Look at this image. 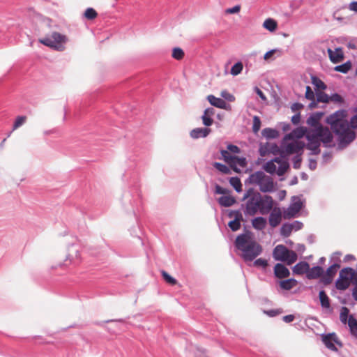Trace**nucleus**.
Masks as SVG:
<instances>
[{
  "label": "nucleus",
  "mask_w": 357,
  "mask_h": 357,
  "mask_svg": "<svg viewBox=\"0 0 357 357\" xmlns=\"http://www.w3.org/2000/svg\"><path fill=\"white\" fill-rule=\"evenodd\" d=\"M347 112L340 109L328 116L326 123L331 126L333 132L338 137L337 149H345L356 138V133L352 129L357 128V114L353 116L349 123L346 119Z\"/></svg>",
  "instance_id": "1"
},
{
  "label": "nucleus",
  "mask_w": 357,
  "mask_h": 357,
  "mask_svg": "<svg viewBox=\"0 0 357 357\" xmlns=\"http://www.w3.org/2000/svg\"><path fill=\"white\" fill-rule=\"evenodd\" d=\"M242 201H245L241 205V210L243 211L245 216H254L258 212L261 215H266L271 211L274 201L270 195H261L259 192L253 188H249L244 193Z\"/></svg>",
  "instance_id": "2"
},
{
  "label": "nucleus",
  "mask_w": 357,
  "mask_h": 357,
  "mask_svg": "<svg viewBox=\"0 0 357 357\" xmlns=\"http://www.w3.org/2000/svg\"><path fill=\"white\" fill-rule=\"evenodd\" d=\"M244 229V233L237 236L234 245L242 252L241 257L245 262L252 261L261 254L263 248L252 238V232L246 230V227Z\"/></svg>",
  "instance_id": "3"
},
{
  "label": "nucleus",
  "mask_w": 357,
  "mask_h": 357,
  "mask_svg": "<svg viewBox=\"0 0 357 357\" xmlns=\"http://www.w3.org/2000/svg\"><path fill=\"white\" fill-rule=\"evenodd\" d=\"M245 184H255L259 187L261 192H271L275 190V185L271 177L266 176L264 172L257 171L251 174L245 181Z\"/></svg>",
  "instance_id": "4"
},
{
  "label": "nucleus",
  "mask_w": 357,
  "mask_h": 357,
  "mask_svg": "<svg viewBox=\"0 0 357 357\" xmlns=\"http://www.w3.org/2000/svg\"><path fill=\"white\" fill-rule=\"evenodd\" d=\"M273 257L275 261H284L287 265L294 264L298 258L295 251L289 250L282 244L278 245L273 251Z\"/></svg>",
  "instance_id": "5"
},
{
  "label": "nucleus",
  "mask_w": 357,
  "mask_h": 357,
  "mask_svg": "<svg viewBox=\"0 0 357 357\" xmlns=\"http://www.w3.org/2000/svg\"><path fill=\"white\" fill-rule=\"evenodd\" d=\"M39 42L45 46L50 47L57 51H63L65 49V43L67 42L66 36L56 31L39 40Z\"/></svg>",
  "instance_id": "6"
},
{
  "label": "nucleus",
  "mask_w": 357,
  "mask_h": 357,
  "mask_svg": "<svg viewBox=\"0 0 357 357\" xmlns=\"http://www.w3.org/2000/svg\"><path fill=\"white\" fill-rule=\"evenodd\" d=\"M354 270L351 267L342 268L339 273V277L335 281V287L339 290H345L350 284Z\"/></svg>",
  "instance_id": "7"
},
{
  "label": "nucleus",
  "mask_w": 357,
  "mask_h": 357,
  "mask_svg": "<svg viewBox=\"0 0 357 357\" xmlns=\"http://www.w3.org/2000/svg\"><path fill=\"white\" fill-rule=\"evenodd\" d=\"M311 132L316 138L319 139V142L323 143L325 147L332 148L335 146V144L332 143L333 138V135L328 128L319 125L317 129Z\"/></svg>",
  "instance_id": "8"
},
{
  "label": "nucleus",
  "mask_w": 357,
  "mask_h": 357,
  "mask_svg": "<svg viewBox=\"0 0 357 357\" xmlns=\"http://www.w3.org/2000/svg\"><path fill=\"white\" fill-rule=\"evenodd\" d=\"M229 218L234 219L228 222V227L232 231H236L241 228V222L244 221L241 209L231 210L228 213Z\"/></svg>",
  "instance_id": "9"
},
{
  "label": "nucleus",
  "mask_w": 357,
  "mask_h": 357,
  "mask_svg": "<svg viewBox=\"0 0 357 357\" xmlns=\"http://www.w3.org/2000/svg\"><path fill=\"white\" fill-rule=\"evenodd\" d=\"M303 207V202L299 197L293 196L291 198V203L290 204L287 212L284 213L285 218H294Z\"/></svg>",
  "instance_id": "10"
},
{
  "label": "nucleus",
  "mask_w": 357,
  "mask_h": 357,
  "mask_svg": "<svg viewBox=\"0 0 357 357\" xmlns=\"http://www.w3.org/2000/svg\"><path fill=\"white\" fill-rule=\"evenodd\" d=\"M340 267V264H332L326 271V273L320 278L319 282L327 286L330 284L337 273V269Z\"/></svg>",
  "instance_id": "11"
},
{
  "label": "nucleus",
  "mask_w": 357,
  "mask_h": 357,
  "mask_svg": "<svg viewBox=\"0 0 357 357\" xmlns=\"http://www.w3.org/2000/svg\"><path fill=\"white\" fill-rule=\"evenodd\" d=\"M322 342L328 349L333 351H337L335 343L342 346V343L338 340L337 337L335 333L323 335Z\"/></svg>",
  "instance_id": "12"
},
{
  "label": "nucleus",
  "mask_w": 357,
  "mask_h": 357,
  "mask_svg": "<svg viewBox=\"0 0 357 357\" xmlns=\"http://www.w3.org/2000/svg\"><path fill=\"white\" fill-rule=\"evenodd\" d=\"M306 139L307 140V149L311 150L312 151V154L317 155L320 153V142L319 139L316 138L315 136L311 132H307L305 135Z\"/></svg>",
  "instance_id": "13"
},
{
  "label": "nucleus",
  "mask_w": 357,
  "mask_h": 357,
  "mask_svg": "<svg viewBox=\"0 0 357 357\" xmlns=\"http://www.w3.org/2000/svg\"><path fill=\"white\" fill-rule=\"evenodd\" d=\"M268 222L272 227H277L282 220V212L280 208H272L269 212Z\"/></svg>",
  "instance_id": "14"
},
{
  "label": "nucleus",
  "mask_w": 357,
  "mask_h": 357,
  "mask_svg": "<svg viewBox=\"0 0 357 357\" xmlns=\"http://www.w3.org/2000/svg\"><path fill=\"white\" fill-rule=\"evenodd\" d=\"M305 146V144L302 141H295L287 144L285 146V152L287 154L296 153L300 154Z\"/></svg>",
  "instance_id": "15"
},
{
  "label": "nucleus",
  "mask_w": 357,
  "mask_h": 357,
  "mask_svg": "<svg viewBox=\"0 0 357 357\" xmlns=\"http://www.w3.org/2000/svg\"><path fill=\"white\" fill-rule=\"evenodd\" d=\"M274 275L276 278L282 279L289 276V270L282 264L278 263L274 266Z\"/></svg>",
  "instance_id": "16"
},
{
  "label": "nucleus",
  "mask_w": 357,
  "mask_h": 357,
  "mask_svg": "<svg viewBox=\"0 0 357 357\" xmlns=\"http://www.w3.org/2000/svg\"><path fill=\"white\" fill-rule=\"evenodd\" d=\"M328 54L331 61L333 63H337L344 59V54L341 47L335 48L334 52L328 48Z\"/></svg>",
  "instance_id": "17"
},
{
  "label": "nucleus",
  "mask_w": 357,
  "mask_h": 357,
  "mask_svg": "<svg viewBox=\"0 0 357 357\" xmlns=\"http://www.w3.org/2000/svg\"><path fill=\"white\" fill-rule=\"evenodd\" d=\"M324 114V112H315L312 113L307 119V123L314 127V130L317 128V127L319 126V125H321L319 123L320 119Z\"/></svg>",
  "instance_id": "18"
},
{
  "label": "nucleus",
  "mask_w": 357,
  "mask_h": 357,
  "mask_svg": "<svg viewBox=\"0 0 357 357\" xmlns=\"http://www.w3.org/2000/svg\"><path fill=\"white\" fill-rule=\"evenodd\" d=\"M324 273V268L321 266H315L312 268L309 267L306 277L309 280L317 279L320 277L321 278Z\"/></svg>",
  "instance_id": "19"
},
{
  "label": "nucleus",
  "mask_w": 357,
  "mask_h": 357,
  "mask_svg": "<svg viewBox=\"0 0 357 357\" xmlns=\"http://www.w3.org/2000/svg\"><path fill=\"white\" fill-rule=\"evenodd\" d=\"M211 130L208 128H197L190 131V135L192 139L206 137L211 132Z\"/></svg>",
  "instance_id": "20"
},
{
  "label": "nucleus",
  "mask_w": 357,
  "mask_h": 357,
  "mask_svg": "<svg viewBox=\"0 0 357 357\" xmlns=\"http://www.w3.org/2000/svg\"><path fill=\"white\" fill-rule=\"evenodd\" d=\"M231 158L232 160L229 165L230 167L233 169V170L235 171L236 172H240V169L237 168L236 165H239L243 168L246 167L247 160L245 158H239L234 155V157Z\"/></svg>",
  "instance_id": "21"
},
{
  "label": "nucleus",
  "mask_w": 357,
  "mask_h": 357,
  "mask_svg": "<svg viewBox=\"0 0 357 357\" xmlns=\"http://www.w3.org/2000/svg\"><path fill=\"white\" fill-rule=\"evenodd\" d=\"M309 270V264L306 261H301L296 264L293 268L292 271L294 274L303 275L307 273Z\"/></svg>",
  "instance_id": "22"
},
{
  "label": "nucleus",
  "mask_w": 357,
  "mask_h": 357,
  "mask_svg": "<svg viewBox=\"0 0 357 357\" xmlns=\"http://www.w3.org/2000/svg\"><path fill=\"white\" fill-rule=\"evenodd\" d=\"M207 100L210 102V104L214 107H216L220 109H225L227 107L226 102L220 98H216L213 95H208L207 97Z\"/></svg>",
  "instance_id": "23"
},
{
  "label": "nucleus",
  "mask_w": 357,
  "mask_h": 357,
  "mask_svg": "<svg viewBox=\"0 0 357 357\" xmlns=\"http://www.w3.org/2000/svg\"><path fill=\"white\" fill-rule=\"evenodd\" d=\"M218 202L221 206L229 207L234 205L236 200L232 196L223 195L218 198Z\"/></svg>",
  "instance_id": "24"
},
{
  "label": "nucleus",
  "mask_w": 357,
  "mask_h": 357,
  "mask_svg": "<svg viewBox=\"0 0 357 357\" xmlns=\"http://www.w3.org/2000/svg\"><path fill=\"white\" fill-rule=\"evenodd\" d=\"M266 224V219L261 216L256 217L252 220V227L258 231L263 230Z\"/></svg>",
  "instance_id": "25"
},
{
  "label": "nucleus",
  "mask_w": 357,
  "mask_h": 357,
  "mask_svg": "<svg viewBox=\"0 0 357 357\" xmlns=\"http://www.w3.org/2000/svg\"><path fill=\"white\" fill-rule=\"evenodd\" d=\"M298 282L294 278L281 280L279 282L281 289L284 290H290L297 284Z\"/></svg>",
  "instance_id": "26"
},
{
  "label": "nucleus",
  "mask_w": 357,
  "mask_h": 357,
  "mask_svg": "<svg viewBox=\"0 0 357 357\" xmlns=\"http://www.w3.org/2000/svg\"><path fill=\"white\" fill-rule=\"evenodd\" d=\"M261 135L267 139H276L279 137V132L274 128H266L262 130Z\"/></svg>",
  "instance_id": "27"
},
{
  "label": "nucleus",
  "mask_w": 357,
  "mask_h": 357,
  "mask_svg": "<svg viewBox=\"0 0 357 357\" xmlns=\"http://www.w3.org/2000/svg\"><path fill=\"white\" fill-rule=\"evenodd\" d=\"M319 298L321 306L324 308L328 309L331 307L330 299L324 290H321L319 293Z\"/></svg>",
  "instance_id": "28"
},
{
  "label": "nucleus",
  "mask_w": 357,
  "mask_h": 357,
  "mask_svg": "<svg viewBox=\"0 0 357 357\" xmlns=\"http://www.w3.org/2000/svg\"><path fill=\"white\" fill-rule=\"evenodd\" d=\"M348 326L351 335L357 337V319L353 315L349 317Z\"/></svg>",
  "instance_id": "29"
},
{
  "label": "nucleus",
  "mask_w": 357,
  "mask_h": 357,
  "mask_svg": "<svg viewBox=\"0 0 357 357\" xmlns=\"http://www.w3.org/2000/svg\"><path fill=\"white\" fill-rule=\"evenodd\" d=\"M277 22L271 18L266 19L263 24V26L271 32H273L277 29Z\"/></svg>",
  "instance_id": "30"
},
{
  "label": "nucleus",
  "mask_w": 357,
  "mask_h": 357,
  "mask_svg": "<svg viewBox=\"0 0 357 357\" xmlns=\"http://www.w3.org/2000/svg\"><path fill=\"white\" fill-rule=\"evenodd\" d=\"M311 79L312 84L314 86L316 91H318L317 90L319 89L324 90L326 89L327 86L326 84L319 77L316 76H312Z\"/></svg>",
  "instance_id": "31"
},
{
  "label": "nucleus",
  "mask_w": 357,
  "mask_h": 357,
  "mask_svg": "<svg viewBox=\"0 0 357 357\" xmlns=\"http://www.w3.org/2000/svg\"><path fill=\"white\" fill-rule=\"evenodd\" d=\"M307 131V129L303 127L297 128L293 131V132L287 134L285 137V139H291L294 137H296L297 138L302 137L305 132Z\"/></svg>",
  "instance_id": "32"
},
{
  "label": "nucleus",
  "mask_w": 357,
  "mask_h": 357,
  "mask_svg": "<svg viewBox=\"0 0 357 357\" xmlns=\"http://www.w3.org/2000/svg\"><path fill=\"white\" fill-rule=\"evenodd\" d=\"M229 183L237 192H241L242 191V184L238 177H231L229 179Z\"/></svg>",
  "instance_id": "33"
},
{
  "label": "nucleus",
  "mask_w": 357,
  "mask_h": 357,
  "mask_svg": "<svg viewBox=\"0 0 357 357\" xmlns=\"http://www.w3.org/2000/svg\"><path fill=\"white\" fill-rule=\"evenodd\" d=\"M351 68V63L350 61H347V62H345L341 65L336 66L335 67L334 70L337 72H340L342 73H348V71L350 70Z\"/></svg>",
  "instance_id": "34"
},
{
  "label": "nucleus",
  "mask_w": 357,
  "mask_h": 357,
  "mask_svg": "<svg viewBox=\"0 0 357 357\" xmlns=\"http://www.w3.org/2000/svg\"><path fill=\"white\" fill-rule=\"evenodd\" d=\"M349 314V310L348 307L345 306H342L340 310V321L345 324L347 322L348 323L349 317L350 315Z\"/></svg>",
  "instance_id": "35"
},
{
  "label": "nucleus",
  "mask_w": 357,
  "mask_h": 357,
  "mask_svg": "<svg viewBox=\"0 0 357 357\" xmlns=\"http://www.w3.org/2000/svg\"><path fill=\"white\" fill-rule=\"evenodd\" d=\"M292 231L291 225L290 223H284L280 228V234L284 237L290 236Z\"/></svg>",
  "instance_id": "36"
},
{
  "label": "nucleus",
  "mask_w": 357,
  "mask_h": 357,
  "mask_svg": "<svg viewBox=\"0 0 357 357\" xmlns=\"http://www.w3.org/2000/svg\"><path fill=\"white\" fill-rule=\"evenodd\" d=\"M213 166L217 169L219 172L225 174H231L230 169L226 165L220 162H215Z\"/></svg>",
  "instance_id": "37"
},
{
  "label": "nucleus",
  "mask_w": 357,
  "mask_h": 357,
  "mask_svg": "<svg viewBox=\"0 0 357 357\" xmlns=\"http://www.w3.org/2000/svg\"><path fill=\"white\" fill-rule=\"evenodd\" d=\"M316 98L317 102H319L326 103L330 101L329 96L321 91H316Z\"/></svg>",
  "instance_id": "38"
},
{
  "label": "nucleus",
  "mask_w": 357,
  "mask_h": 357,
  "mask_svg": "<svg viewBox=\"0 0 357 357\" xmlns=\"http://www.w3.org/2000/svg\"><path fill=\"white\" fill-rule=\"evenodd\" d=\"M243 63L241 61L236 62L231 68V74L234 76L238 75L243 70Z\"/></svg>",
  "instance_id": "39"
},
{
  "label": "nucleus",
  "mask_w": 357,
  "mask_h": 357,
  "mask_svg": "<svg viewBox=\"0 0 357 357\" xmlns=\"http://www.w3.org/2000/svg\"><path fill=\"white\" fill-rule=\"evenodd\" d=\"M289 167V164L287 160H284V162H282L279 165V167L276 171V173L278 176H282L284 174V173L287 171V169Z\"/></svg>",
  "instance_id": "40"
},
{
  "label": "nucleus",
  "mask_w": 357,
  "mask_h": 357,
  "mask_svg": "<svg viewBox=\"0 0 357 357\" xmlns=\"http://www.w3.org/2000/svg\"><path fill=\"white\" fill-rule=\"evenodd\" d=\"M184 56V52L180 47H174L172 50V57L176 60H181Z\"/></svg>",
  "instance_id": "41"
},
{
  "label": "nucleus",
  "mask_w": 357,
  "mask_h": 357,
  "mask_svg": "<svg viewBox=\"0 0 357 357\" xmlns=\"http://www.w3.org/2000/svg\"><path fill=\"white\" fill-rule=\"evenodd\" d=\"M84 17L88 20L95 19L98 13L93 8H88L84 12Z\"/></svg>",
  "instance_id": "42"
},
{
  "label": "nucleus",
  "mask_w": 357,
  "mask_h": 357,
  "mask_svg": "<svg viewBox=\"0 0 357 357\" xmlns=\"http://www.w3.org/2000/svg\"><path fill=\"white\" fill-rule=\"evenodd\" d=\"M264 169L266 172L273 174L276 172V165L273 161L269 160L264 165Z\"/></svg>",
  "instance_id": "43"
},
{
  "label": "nucleus",
  "mask_w": 357,
  "mask_h": 357,
  "mask_svg": "<svg viewBox=\"0 0 357 357\" xmlns=\"http://www.w3.org/2000/svg\"><path fill=\"white\" fill-rule=\"evenodd\" d=\"M269 146H270L269 144L266 143V145L264 149V147L261 145L259 151H260V155L261 156H264L266 152H271V151L273 152L275 149H278V146L276 144L272 145L271 149H270Z\"/></svg>",
  "instance_id": "44"
},
{
  "label": "nucleus",
  "mask_w": 357,
  "mask_h": 357,
  "mask_svg": "<svg viewBox=\"0 0 357 357\" xmlns=\"http://www.w3.org/2000/svg\"><path fill=\"white\" fill-rule=\"evenodd\" d=\"M253 266L255 267H261L266 268L268 266V261L266 259L259 258L254 261Z\"/></svg>",
  "instance_id": "45"
},
{
  "label": "nucleus",
  "mask_w": 357,
  "mask_h": 357,
  "mask_svg": "<svg viewBox=\"0 0 357 357\" xmlns=\"http://www.w3.org/2000/svg\"><path fill=\"white\" fill-rule=\"evenodd\" d=\"M261 127V120L259 116L253 117L252 130L255 133H257Z\"/></svg>",
  "instance_id": "46"
},
{
  "label": "nucleus",
  "mask_w": 357,
  "mask_h": 357,
  "mask_svg": "<svg viewBox=\"0 0 357 357\" xmlns=\"http://www.w3.org/2000/svg\"><path fill=\"white\" fill-rule=\"evenodd\" d=\"M342 255L341 252L337 251L333 253L330 257V261L333 264H341L340 256Z\"/></svg>",
  "instance_id": "47"
},
{
  "label": "nucleus",
  "mask_w": 357,
  "mask_h": 357,
  "mask_svg": "<svg viewBox=\"0 0 357 357\" xmlns=\"http://www.w3.org/2000/svg\"><path fill=\"white\" fill-rule=\"evenodd\" d=\"M301 154L302 153H300V154H297L296 155L294 156L292 160H293V167L294 169H299L301 167V161H302V159H301Z\"/></svg>",
  "instance_id": "48"
},
{
  "label": "nucleus",
  "mask_w": 357,
  "mask_h": 357,
  "mask_svg": "<svg viewBox=\"0 0 357 357\" xmlns=\"http://www.w3.org/2000/svg\"><path fill=\"white\" fill-rule=\"evenodd\" d=\"M25 120H26V116H18L16 118L15 121V123L13 124V130H15L18 127H20L22 125H23V123L25 122Z\"/></svg>",
  "instance_id": "49"
},
{
  "label": "nucleus",
  "mask_w": 357,
  "mask_h": 357,
  "mask_svg": "<svg viewBox=\"0 0 357 357\" xmlns=\"http://www.w3.org/2000/svg\"><path fill=\"white\" fill-rule=\"evenodd\" d=\"M162 275L167 282H168L171 284H175L176 283V280L175 278H174L173 277H172L171 275H169L165 271H162Z\"/></svg>",
  "instance_id": "50"
},
{
  "label": "nucleus",
  "mask_w": 357,
  "mask_h": 357,
  "mask_svg": "<svg viewBox=\"0 0 357 357\" xmlns=\"http://www.w3.org/2000/svg\"><path fill=\"white\" fill-rule=\"evenodd\" d=\"M220 154L222 155V157L223 158L224 160L226 162H228L230 164L232 158L234 157V155H231L229 152H228V150H221L220 151Z\"/></svg>",
  "instance_id": "51"
},
{
  "label": "nucleus",
  "mask_w": 357,
  "mask_h": 357,
  "mask_svg": "<svg viewBox=\"0 0 357 357\" xmlns=\"http://www.w3.org/2000/svg\"><path fill=\"white\" fill-rule=\"evenodd\" d=\"M329 98H330V100L333 101L334 102H337V103H343L344 102L343 98L340 94H338L337 93H335L332 94L331 96H329Z\"/></svg>",
  "instance_id": "52"
},
{
  "label": "nucleus",
  "mask_w": 357,
  "mask_h": 357,
  "mask_svg": "<svg viewBox=\"0 0 357 357\" xmlns=\"http://www.w3.org/2000/svg\"><path fill=\"white\" fill-rule=\"evenodd\" d=\"M221 96L229 102H233L235 100V97L227 91H222L221 92Z\"/></svg>",
  "instance_id": "53"
},
{
  "label": "nucleus",
  "mask_w": 357,
  "mask_h": 357,
  "mask_svg": "<svg viewBox=\"0 0 357 357\" xmlns=\"http://www.w3.org/2000/svg\"><path fill=\"white\" fill-rule=\"evenodd\" d=\"M202 119L203 124L207 127L211 126L213 122V120L211 117L206 116L204 114L202 115Z\"/></svg>",
  "instance_id": "54"
},
{
  "label": "nucleus",
  "mask_w": 357,
  "mask_h": 357,
  "mask_svg": "<svg viewBox=\"0 0 357 357\" xmlns=\"http://www.w3.org/2000/svg\"><path fill=\"white\" fill-rule=\"evenodd\" d=\"M305 98L309 100L315 98H314V93L312 91L311 87L309 86H306V91H305Z\"/></svg>",
  "instance_id": "55"
},
{
  "label": "nucleus",
  "mask_w": 357,
  "mask_h": 357,
  "mask_svg": "<svg viewBox=\"0 0 357 357\" xmlns=\"http://www.w3.org/2000/svg\"><path fill=\"white\" fill-rule=\"evenodd\" d=\"M229 192V190L221 187L220 185L216 184L215 189V193L219 194V195H225Z\"/></svg>",
  "instance_id": "56"
},
{
  "label": "nucleus",
  "mask_w": 357,
  "mask_h": 357,
  "mask_svg": "<svg viewBox=\"0 0 357 357\" xmlns=\"http://www.w3.org/2000/svg\"><path fill=\"white\" fill-rule=\"evenodd\" d=\"M290 225H291L292 230H294V231H298V230L301 229L303 227V224L298 220H295Z\"/></svg>",
  "instance_id": "57"
},
{
  "label": "nucleus",
  "mask_w": 357,
  "mask_h": 357,
  "mask_svg": "<svg viewBox=\"0 0 357 357\" xmlns=\"http://www.w3.org/2000/svg\"><path fill=\"white\" fill-rule=\"evenodd\" d=\"M241 10V6L240 5H236L232 8H229L226 10V13L228 14H234L238 13Z\"/></svg>",
  "instance_id": "58"
},
{
  "label": "nucleus",
  "mask_w": 357,
  "mask_h": 357,
  "mask_svg": "<svg viewBox=\"0 0 357 357\" xmlns=\"http://www.w3.org/2000/svg\"><path fill=\"white\" fill-rule=\"evenodd\" d=\"M227 150L234 153H240L241 150L238 146L234 144H229L227 145Z\"/></svg>",
  "instance_id": "59"
},
{
  "label": "nucleus",
  "mask_w": 357,
  "mask_h": 357,
  "mask_svg": "<svg viewBox=\"0 0 357 357\" xmlns=\"http://www.w3.org/2000/svg\"><path fill=\"white\" fill-rule=\"evenodd\" d=\"M301 121V115H300V113H297L296 114H294L292 117H291V122L293 124H298Z\"/></svg>",
  "instance_id": "60"
},
{
  "label": "nucleus",
  "mask_w": 357,
  "mask_h": 357,
  "mask_svg": "<svg viewBox=\"0 0 357 357\" xmlns=\"http://www.w3.org/2000/svg\"><path fill=\"white\" fill-rule=\"evenodd\" d=\"M294 315L293 314H288L285 315L282 317V320L286 323H290L294 320Z\"/></svg>",
  "instance_id": "61"
},
{
  "label": "nucleus",
  "mask_w": 357,
  "mask_h": 357,
  "mask_svg": "<svg viewBox=\"0 0 357 357\" xmlns=\"http://www.w3.org/2000/svg\"><path fill=\"white\" fill-rule=\"evenodd\" d=\"M255 92L262 100H266V97L265 94L258 87H255Z\"/></svg>",
  "instance_id": "62"
},
{
  "label": "nucleus",
  "mask_w": 357,
  "mask_h": 357,
  "mask_svg": "<svg viewBox=\"0 0 357 357\" xmlns=\"http://www.w3.org/2000/svg\"><path fill=\"white\" fill-rule=\"evenodd\" d=\"M317 161L316 160L314 159H310L309 160V168L311 169V170H314L316 168H317Z\"/></svg>",
  "instance_id": "63"
},
{
  "label": "nucleus",
  "mask_w": 357,
  "mask_h": 357,
  "mask_svg": "<svg viewBox=\"0 0 357 357\" xmlns=\"http://www.w3.org/2000/svg\"><path fill=\"white\" fill-rule=\"evenodd\" d=\"M349 10L357 13V1H351L349 5Z\"/></svg>",
  "instance_id": "64"
}]
</instances>
